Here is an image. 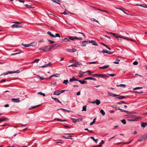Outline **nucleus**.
<instances>
[{
  "label": "nucleus",
  "instance_id": "f257e3e1",
  "mask_svg": "<svg viewBox=\"0 0 147 147\" xmlns=\"http://www.w3.org/2000/svg\"><path fill=\"white\" fill-rule=\"evenodd\" d=\"M146 139H147V134H146L140 137L138 140L139 141L141 142L144 140H146Z\"/></svg>",
  "mask_w": 147,
  "mask_h": 147
},
{
  "label": "nucleus",
  "instance_id": "f03ea898",
  "mask_svg": "<svg viewBox=\"0 0 147 147\" xmlns=\"http://www.w3.org/2000/svg\"><path fill=\"white\" fill-rule=\"evenodd\" d=\"M20 72V71L19 70H18L15 71H8L7 72L3 74V75H6L9 74H12L13 73H19ZM2 75H3V74Z\"/></svg>",
  "mask_w": 147,
  "mask_h": 147
},
{
  "label": "nucleus",
  "instance_id": "7ed1b4c3",
  "mask_svg": "<svg viewBox=\"0 0 147 147\" xmlns=\"http://www.w3.org/2000/svg\"><path fill=\"white\" fill-rule=\"evenodd\" d=\"M47 34L51 37L55 38L56 37H60V35L58 33H56L55 35H54L52 34V33L50 31H48L47 32Z\"/></svg>",
  "mask_w": 147,
  "mask_h": 147
},
{
  "label": "nucleus",
  "instance_id": "20e7f679",
  "mask_svg": "<svg viewBox=\"0 0 147 147\" xmlns=\"http://www.w3.org/2000/svg\"><path fill=\"white\" fill-rule=\"evenodd\" d=\"M61 45V44L59 43H58L57 44H54L52 45H51L50 46V47L49 49V50H50L51 49H52L53 47H55V48H57L60 47Z\"/></svg>",
  "mask_w": 147,
  "mask_h": 147
},
{
  "label": "nucleus",
  "instance_id": "39448f33",
  "mask_svg": "<svg viewBox=\"0 0 147 147\" xmlns=\"http://www.w3.org/2000/svg\"><path fill=\"white\" fill-rule=\"evenodd\" d=\"M71 119L72 120V122L74 123H76L77 122L81 121L83 120V119L82 118H79L77 119H75L71 118Z\"/></svg>",
  "mask_w": 147,
  "mask_h": 147
},
{
  "label": "nucleus",
  "instance_id": "423d86ee",
  "mask_svg": "<svg viewBox=\"0 0 147 147\" xmlns=\"http://www.w3.org/2000/svg\"><path fill=\"white\" fill-rule=\"evenodd\" d=\"M140 118V117H134V118H132V119H128L127 120L129 121H138Z\"/></svg>",
  "mask_w": 147,
  "mask_h": 147
},
{
  "label": "nucleus",
  "instance_id": "0eeeda50",
  "mask_svg": "<svg viewBox=\"0 0 147 147\" xmlns=\"http://www.w3.org/2000/svg\"><path fill=\"white\" fill-rule=\"evenodd\" d=\"M89 40H84L83 41L82 43L81 46L82 47H85L87 44L89 43Z\"/></svg>",
  "mask_w": 147,
  "mask_h": 147
},
{
  "label": "nucleus",
  "instance_id": "6e6552de",
  "mask_svg": "<svg viewBox=\"0 0 147 147\" xmlns=\"http://www.w3.org/2000/svg\"><path fill=\"white\" fill-rule=\"evenodd\" d=\"M77 51V49H67V51L69 52L74 53L76 52Z\"/></svg>",
  "mask_w": 147,
  "mask_h": 147
},
{
  "label": "nucleus",
  "instance_id": "1a4fd4ad",
  "mask_svg": "<svg viewBox=\"0 0 147 147\" xmlns=\"http://www.w3.org/2000/svg\"><path fill=\"white\" fill-rule=\"evenodd\" d=\"M111 34L113 35L115 37H116L119 40H121V37L119 35H118L117 34L115 33H114L112 32H111Z\"/></svg>",
  "mask_w": 147,
  "mask_h": 147
},
{
  "label": "nucleus",
  "instance_id": "9d476101",
  "mask_svg": "<svg viewBox=\"0 0 147 147\" xmlns=\"http://www.w3.org/2000/svg\"><path fill=\"white\" fill-rule=\"evenodd\" d=\"M89 43H91L92 45H95V46H97L98 45L96 41L95 40H89Z\"/></svg>",
  "mask_w": 147,
  "mask_h": 147
},
{
  "label": "nucleus",
  "instance_id": "9b49d317",
  "mask_svg": "<svg viewBox=\"0 0 147 147\" xmlns=\"http://www.w3.org/2000/svg\"><path fill=\"white\" fill-rule=\"evenodd\" d=\"M78 80H77V81L79 82L82 84H84L86 83L87 82V81H85V80H84V79L83 80H80L78 79Z\"/></svg>",
  "mask_w": 147,
  "mask_h": 147
},
{
  "label": "nucleus",
  "instance_id": "f8f14e48",
  "mask_svg": "<svg viewBox=\"0 0 147 147\" xmlns=\"http://www.w3.org/2000/svg\"><path fill=\"white\" fill-rule=\"evenodd\" d=\"M11 100L13 102H20V100L18 98H12Z\"/></svg>",
  "mask_w": 147,
  "mask_h": 147
},
{
  "label": "nucleus",
  "instance_id": "ddd939ff",
  "mask_svg": "<svg viewBox=\"0 0 147 147\" xmlns=\"http://www.w3.org/2000/svg\"><path fill=\"white\" fill-rule=\"evenodd\" d=\"M51 62H49V63H48V64H46L45 65H43L42 66H40V67L44 68V67H48L49 66H50L51 65Z\"/></svg>",
  "mask_w": 147,
  "mask_h": 147
},
{
  "label": "nucleus",
  "instance_id": "4468645a",
  "mask_svg": "<svg viewBox=\"0 0 147 147\" xmlns=\"http://www.w3.org/2000/svg\"><path fill=\"white\" fill-rule=\"evenodd\" d=\"M93 7L94 8V9H95V10H99L103 12H105L107 13H108V12L106 10H102L99 8H96L95 7Z\"/></svg>",
  "mask_w": 147,
  "mask_h": 147
},
{
  "label": "nucleus",
  "instance_id": "2eb2a0df",
  "mask_svg": "<svg viewBox=\"0 0 147 147\" xmlns=\"http://www.w3.org/2000/svg\"><path fill=\"white\" fill-rule=\"evenodd\" d=\"M85 73H85V72H84L82 71H80L79 73L78 76L80 77L81 78L83 76V75Z\"/></svg>",
  "mask_w": 147,
  "mask_h": 147
},
{
  "label": "nucleus",
  "instance_id": "dca6fc26",
  "mask_svg": "<svg viewBox=\"0 0 147 147\" xmlns=\"http://www.w3.org/2000/svg\"><path fill=\"white\" fill-rule=\"evenodd\" d=\"M78 79L74 77H73L72 78L69 79V81L70 82H72L74 81L78 80Z\"/></svg>",
  "mask_w": 147,
  "mask_h": 147
},
{
  "label": "nucleus",
  "instance_id": "f3484780",
  "mask_svg": "<svg viewBox=\"0 0 147 147\" xmlns=\"http://www.w3.org/2000/svg\"><path fill=\"white\" fill-rule=\"evenodd\" d=\"M60 94V91L58 90H55L54 91V95H59Z\"/></svg>",
  "mask_w": 147,
  "mask_h": 147
},
{
  "label": "nucleus",
  "instance_id": "a211bd4d",
  "mask_svg": "<svg viewBox=\"0 0 147 147\" xmlns=\"http://www.w3.org/2000/svg\"><path fill=\"white\" fill-rule=\"evenodd\" d=\"M12 28H21L22 27V26H20L19 25H16L15 24H13L11 26Z\"/></svg>",
  "mask_w": 147,
  "mask_h": 147
},
{
  "label": "nucleus",
  "instance_id": "6ab92c4d",
  "mask_svg": "<svg viewBox=\"0 0 147 147\" xmlns=\"http://www.w3.org/2000/svg\"><path fill=\"white\" fill-rule=\"evenodd\" d=\"M29 44V45H30V46L35 47L37 45V42H33Z\"/></svg>",
  "mask_w": 147,
  "mask_h": 147
},
{
  "label": "nucleus",
  "instance_id": "aec40b11",
  "mask_svg": "<svg viewBox=\"0 0 147 147\" xmlns=\"http://www.w3.org/2000/svg\"><path fill=\"white\" fill-rule=\"evenodd\" d=\"M8 120V118L6 117L2 118H0V121H7Z\"/></svg>",
  "mask_w": 147,
  "mask_h": 147
},
{
  "label": "nucleus",
  "instance_id": "412c9836",
  "mask_svg": "<svg viewBox=\"0 0 147 147\" xmlns=\"http://www.w3.org/2000/svg\"><path fill=\"white\" fill-rule=\"evenodd\" d=\"M51 98L54 100L55 101L61 104V102L57 98H54L53 97H51Z\"/></svg>",
  "mask_w": 147,
  "mask_h": 147
},
{
  "label": "nucleus",
  "instance_id": "4be33fe9",
  "mask_svg": "<svg viewBox=\"0 0 147 147\" xmlns=\"http://www.w3.org/2000/svg\"><path fill=\"white\" fill-rule=\"evenodd\" d=\"M109 66V65H107L105 66H104L102 67H99V69H105L107 68Z\"/></svg>",
  "mask_w": 147,
  "mask_h": 147
},
{
  "label": "nucleus",
  "instance_id": "5701e85b",
  "mask_svg": "<svg viewBox=\"0 0 147 147\" xmlns=\"http://www.w3.org/2000/svg\"><path fill=\"white\" fill-rule=\"evenodd\" d=\"M147 125V123L142 122L141 123V126L142 127L144 128Z\"/></svg>",
  "mask_w": 147,
  "mask_h": 147
},
{
  "label": "nucleus",
  "instance_id": "b1692460",
  "mask_svg": "<svg viewBox=\"0 0 147 147\" xmlns=\"http://www.w3.org/2000/svg\"><path fill=\"white\" fill-rule=\"evenodd\" d=\"M62 41L64 42H70L69 39L66 38H64L62 39Z\"/></svg>",
  "mask_w": 147,
  "mask_h": 147
},
{
  "label": "nucleus",
  "instance_id": "393cba45",
  "mask_svg": "<svg viewBox=\"0 0 147 147\" xmlns=\"http://www.w3.org/2000/svg\"><path fill=\"white\" fill-rule=\"evenodd\" d=\"M100 103V100L98 99H96L95 100V103L97 105H99Z\"/></svg>",
  "mask_w": 147,
  "mask_h": 147
},
{
  "label": "nucleus",
  "instance_id": "a878e982",
  "mask_svg": "<svg viewBox=\"0 0 147 147\" xmlns=\"http://www.w3.org/2000/svg\"><path fill=\"white\" fill-rule=\"evenodd\" d=\"M104 143V141L103 140H102L98 146V147H101L102 144Z\"/></svg>",
  "mask_w": 147,
  "mask_h": 147
},
{
  "label": "nucleus",
  "instance_id": "bb28decb",
  "mask_svg": "<svg viewBox=\"0 0 147 147\" xmlns=\"http://www.w3.org/2000/svg\"><path fill=\"white\" fill-rule=\"evenodd\" d=\"M68 38L69 40H74V36H69L68 37Z\"/></svg>",
  "mask_w": 147,
  "mask_h": 147
},
{
  "label": "nucleus",
  "instance_id": "cd10ccee",
  "mask_svg": "<svg viewBox=\"0 0 147 147\" xmlns=\"http://www.w3.org/2000/svg\"><path fill=\"white\" fill-rule=\"evenodd\" d=\"M21 45L25 47H28L30 46V45H29V44H24L23 43H22L21 44Z\"/></svg>",
  "mask_w": 147,
  "mask_h": 147
},
{
  "label": "nucleus",
  "instance_id": "c85d7f7f",
  "mask_svg": "<svg viewBox=\"0 0 147 147\" xmlns=\"http://www.w3.org/2000/svg\"><path fill=\"white\" fill-rule=\"evenodd\" d=\"M90 138L91 139H92L96 143H97L98 140V139H95L94 138V137L92 136L90 137Z\"/></svg>",
  "mask_w": 147,
  "mask_h": 147
},
{
  "label": "nucleus",
  "instance_id": "c756f323",
  "mask_svg": "<svg viewBox=\"0 0 147 147\" xmlns=\"http://www.w3.org/2000/svg\"><path fill=\"white\" fill-rule=\"evenodd\" d=\"M114 94L113 93L111 92H108V95L109 96H110L114 97Z\"/></svg>",
  "mask_w": 147,
  "mask_h": 147
},
{
  "label": "nucleus",
  "instance_id": "7c9ffc66",
  "mask_svg": "<svg viewBox=\"0 0 147 147\" xmlns=\"http://www.w3.org/2000/svg\"><path fill=\"white\" fill-rule=\"evenodd\" d=\"M86 107L87 106L86 105L84 106L82 108V111H86Z\"/></svg>",
  "mask_w": 147,
  "mask_h": 147
},
{
  "label": "nucleus",
  "instance_id": "2f4dec72",
  "mask_svg": "<svg viewBox=\"0 0 147 147\" xmlns=\"http://www.w3.org/2000/svg\"><path fill=\"white\" fill-rule=\"evenodd\" d=\"M25 6L27 8H34V7H32L31 5H29L28 4L25 5Z\"/></svg>",
  "mask_w": 147,
  "mask_h": 147
},
{
  "label": "nucleus",
  "instance_id": "473e14b6",
  "mask_svg": "<svg viewBox=\"0 0 147 147\" xmlns=\"http://www.w3.org/2000/svg\"><path fill=\"white\" fill-rule=\"evenodd\" d=\"M125 96H120L119 97L117 98H118L119 99H124L125 98Z\"/></svg>",
  "mask_w": 147,
  "mask_h": 147
},
{
  "label": "nucleus",
  "instance_id": "72a5a7b5",
  "mask_svg": "<svg viewBox=\"0 0 147 147\" xmlns=\"http://www.w3.org/2000/svg\"><path fill=\"white\" fill-rule=\"evenodd\" d=\"M39 49V50H42L45 52H46L47 51L46 49H45V48L44 47L40 48Z\"/></svg>",
  "mask_w": 147,
  "mask_h": 147
},
{
  "label": "nucleus",
  "instance_id": "f704fd0d",
  "mask_svg": "<svg viewBox=\"0 0 147 147\" xmlns=\"http://www.w3.org/2000/svg\"><path fill=\"white\" fill-rule=\"evenodd\" d=\"M100 112L102 115H105V112L103 109H101L100 110Z\"/></svg>",
  "mask_w": 147,
  "mask_h": 147
},
{
  "label": "nucleus",
  "instance_id": "c9c22d12",
  "mask_svg": "<svg viewBox=\"0 0 147 147\" xmlns=\"http://www.w3.org/2000/svg\"><path fill=\"white\" fill-rule=\"evenodd\" d=\"M98 76L100 77L101 78H103L105 77H106L105 76V75L103 74H98Z\"/></svg>",
  "mask_w": 147,
  "mask_h": 147
},
{
  "label": "nucleus",
  "instance_id": "e433bc0d",
  "mask_svg": "<svg viewBox=\"0 0 147 147\" xmlns=\"http://www.w3.org/2000/svg\"><path fill=\"white\" fill-rule=\"evenodd\" d=\"M120 86L121 87H123L125 88L126 87L125 85V84H120L119 85H117V86Z\"/></svg>",
  "mask_w": 147,
  "mask_h": 147
},
{
  "label": "nucleus",
  "instance_id": "4c0bfd02",
  "mask_svg": "<svg viewBox=\"0 0 147 147\" xmlns=\"http://www.w3.org/2000/svg\"><path fill=\"white\" fill-rule=\"evenodd\" d=\"M63 110L64 111H67V112H69L71 111L68 110H67L63 109H62V108L59 109H57V110Z\"/></svg>",
  "mask_w": 147,
  "mask_h": 147
},
{
  "label": "nucleus",
  "instance_id": "58836bf2",
  "mask_svg": "<svg viewBox=\"0 0 147 147\" xmlns=\"http://www.w3.org/2000/svg\"><path fill=\"white\" fill-rule=\"evenodd\" d=\"M38 94L41 95H42L43 96H45V93H43L41 92H38Z\"/></svg>",
  "mask_w": 147,
  "mask_h": 147
},
{
  "label": "nucleus",
  "instance_id": "ea45409f",
  "mask_svg": "<svg viewBox=\"0 0 147 147\" xmlns=\"http://www.w3.org/2000/svg\"><path fill=\"white\" fill-rule=\"evenodd\" d=\"M121 122L124 125H125L126 124V121L125 119H123L121 120Z\"/></svg>",
  "mask_w": 147,
  "mask_h": 147
},
{
  "label": "nucleus",
  "instance_id": "a19ab883",
  "mask_svg": "<svg viewBox=\"0 0 147 147\" xmlns=\"http://www.w3.org/2000/svg\"><path fill=\"white\" fill-rule=\"evenodd\" d=\"M120 61V60L118 59H117L116 61L114 62L115 64H118L119 63V62Z\"/></svg>",
  "mask_w": 147,
  "mask_h": 147
},
{
  "label": "nucleus",
  "instance_id": "79ce46f5",
  "mask_svg": "<svg viewBox=\"0 0 147 147\" xmlns=\"http://www.w3.org/2000/svg\"><path fill=\"white\" fill-rule=\"evenodd\" d=\"M37 77L40 80H45V79H47V78H42L41 77L39 76H37Z\"/></svg>",
  "mask_w": 147,
  "mask_h": 147
},
{
  "label": "nucleus",
  "instance_id": "37998d69",
  "mask_svg": "<svg viewBox=\"0 0 147 147\" xmlns=\"http://www.w3.org/2000/svg\"><path fill=\"white\" fill-rule=\"evenodd\" d=\"M40 60V59H35L32 62V63H38L39 61Z\"/></svg>",
  "mask_w": 147,
  "mask_h": 147
},
{
  "label": "nucleus",
  "instance_id": "c03bdc74",
  "mask_svg": "<svg viewBox=\"0 0 147 147\" xmlns=\"http://www.w3.org/2000/svg\"><path fill=\"white\" fill-rule=\"evenodd\" d=\"M68 82V80H64V82H63V84H64L66 85H67Z\"/></svg>",
  "mask_w": 147,
  "mask_h": 147
},
{
  "label": "nucleus",
  "instance_id": "a18cd8bd",
  "mask_svg": "<svg viewBox=\"0 0 147 147\" xmlns=\"http://www.w3.org/2000/svg\"><path fill=\"white\" fill-rule=\"evenodd\" d=\"M117 103L118 104H121L122 103H124V104H126V103L125 102L123 101H121L120 102H117Z\"/></svg>",
  "mask_w": 147,
  "mask_h": 147
},
{
  "label": "nucleus",
  "instance_id": "49530a36",
  "mask_svg": "<svg viewBox=\"0 0 147 147\" xmlns=\"http://www.w3.org/2000/svg\"><path fill=\"white\" fill-rule=\"evenodd\" d=\"M128 117L131 118H134V117H136L134 115H128Z\"/></svg>",
  "mask_w": 147,
  "mask_h": 147
},
{
  "label": "nucleus",
  "instance_id": "de8ad7c7",
  "mask_svg": "<svg viewBox=\"0 0 147 147\" xmlns=\"http://www.w3.org/2000/svg\"><path fill=\"white\" fill-rule=\"evenodd\" d=\"M88 63L90 64H97L98 63V62L97 61L90 62Z\"/></svg>",
  "mask_w": 147,
  "mask_h": 147
},
{
  "label": "nucleus",
  "instance_id": "09e8293b",
  "mask_svg": "<svg viewBox=\"0 0 147 147\" xmlns=\"http://www.w3.org/2000/svg\"><path fill=\"white\" fill-rule=\"evenodd\" d=\"M142 87H136L133 89L134 90H136L137 89H142Z\"/></svg>",
  "mask_w": 147,
  "mask_h": 147
},
{
  "label": "nucleus",
  "instance_id": "8fccbe9b",
  "mask_svg": "<svg viewBox=\"0 0 147 147\" xmlns=\"http://www.w3.org/2000/svg\"><path fill=\"white\" fill-rule=\"evenodd\" d=\"M102 52L103 53H107L108 51L105 49H103Z\"/></svg>",
  "mask_w": 147,
  "mask_h": 147
},
{
  "label": "nucleus",
  "instance_id": "3c124183",
  "mask_svg": "<svg viewBox=\"0 0 147 147\" xmlns=\"http://www.w3.org/2000/svg\"><path fill=\"white\" fill-rule=\"evenodd\" d=\"M48 41L50 42V44H53L55 42L49 39L48 40Z\"/></svg>",
  "mask_w": 147,
  "mask_h": 147
},
{
  "label": "nucleus",
  "instance_id": "603ef678",
  "mask_svg": "<svg viewBox=\"0 0 147 147\" xmlns=\"http://www.w3.org/2000/svg\"><path fill=\"white\" fill-rule=\"evenodd\" d=\"M134 92L136 93H138V94H142V93H143V92H142V91L139 92L138 91H134Z\"/></svg>",
  "mask_w": 147,
  "mask_h": 147
},
{
  "label": "nucleus",
  "instance_id": "864d4df0",
  "mask_svg": "<svg viewBox=\"0 0 147 147\" xmlns=\"http://www.w3.org/2000/svg\"><path fill=\"white\" fill-rule=\"evenodd\" d=\"M85 73H88V74L89 75H91L92 73V72H91L89 70L85 72Z\"/></svg>",
  "mask_w": 147,
  "mask_h": 147
},
{
  "label": "nucleus",
  "instance_id": "5fc2aeb1",
  "mask_svg": "<svg viewBox=\"0 0 147 147\" xmlns=\"http://www.w3.org/2000/svg\"><path fill=\"white\" fill-rule=\"evenodd\" d=\"M91 20L92 21H94V22H96L97 23H98L99 22L98 21V20H96L94 19V18H92L91 19Z\"/></svg>",
  "mask_w": 147,
  "mask_h": 147
},
{
  "label": "nucleus",
  "instance_id": "6e6d98bb",
  "mask_svg": "<svg viewBox=\"0 0 147 147\" xmlns=\"http://www.w3.org/2000/svg\"><path fill=\"white\" fill-rule=\"evenodd\" d=\"M133 63L134 65H137L138 64V62L137 61H134Z\"/></svg>",
  "mask_w": 147,
  "mask_h": 147
},
{
  "label": "nucleus",
  "instance_id": "4d7b16f0",
  "mask_svg": "<svg viewBox=\"0 0 147 147\" xmlns=\"http://www.w3.org/2000/svg\"><path fill=\"white\" fill-rule=\"evenodd\" d=\"M40 105H38V106L32 107H31L29 109H33L34 108H35L36 107H38V106H39Z\"/></svg>",
  "mask_w": 147,
  "mask_h": 147
},
{
  "label": "nucleus",
  "instance_id": "13d9d810",
  "mask_svg": "<svg viewBox=\"0 0 147 147\" xmlns=\"http://www.w3.org/2000/svg\"><path fill=\"white\" fill-rule=\"evenodd\" d=\"M75 64H77L78 65H82V63H81L76 62L75 61Z\"/></svg>",
  "mask_w": 147,
  "mask_h": 147
},
{
  "label": "nucleus",
  "instance_id": "bf43d9fd",
  "mask_svg": "<svg viewBox=\"0 0 147 147\" xmlns=\"http://www.w3.org/2000/svg\"><path fill=\"white\" fill-rule=\"evenodd\" d=\"M116 109L120 110L122 112H124L125 110H123V109H121L120 108H118L117 109V108H116Z\"/></svg>",
  "mask_w": 147,
  "mask_h": 147
},
{
  "label": "nucleus",
  "instance_id": "052dcab7",
  "mask_svg": "<svg viewBox=\"0 0 147 147\" xmlns=\"http://www.w3.org/2000/svg\"><path fill=\"white\" fill-rule=\"evenodd\" d=\"M92 77H88L86 78H84V80H91Z\"/></svg>",
  "mask_w": 147,
  "mask_h": 147
},
{
  "label": "nucleus",
  "instance_id": "680f3d73",
  "mask_svg": "<svg viewBox=\"0 0 147 147\" xmlns=\"http://www.w3.org/2000/svg\"><path fill=\"white\" fill-rule=\"evenodd\" d=\"M6 81V80L5 79H4L2 80H1V81H0V83H2L3 82H5Z\"/></svg>",
  "mask_w": 147,
  "mask_h": 147
},
{
  "label": "nucleus",
  "instance_id": "e2e57ef3",
  "mask_svg": "<svg viewBox=\"0 0 147 147\" xmlns=\"http://www.w3.org/2000/svg\"><path fill=\"white\" fill-rule=\"evenodd\" d=\"M109 76H110L112 77H113L115 76V74H108Z\"/></svg>",
  "mask_w": 147,
  "mask_h": 147
},
{
  "label": "nucleus",
  "instance_id": "0e129e2a",
  "mask_svg": "<svg viewBox=\"0 0 147 147\" xmlns=\"http://www.w3.org/2000/svg\"><path fill=\"white\" fill-rule=\"evenodd\" d=\"M117 9H119V10H121L124 13H125L126 14H128L127 13H126V12H125V11H124L123 9H121V8H117Z\"/></svg>",
  "mask_w": 147,
  "mask_h": 147
},
{
  "label": "nucleus",
  "instance_id": "69168bd1",
  "mask_svg": "<svg viewBox=\"0 0 147 147\" xmlns=\"http://www.w3.org/2000/svg\"><path fill=\"white\" fill-rule=\"evenodd\" d=\"M113 52H110V51H108V52H107V54H112V53H113Z\"/></svg>",
  "mask_w": 147,
  "mask_h": 147
},
{
  "label": "nucleus",
  "instance_id": "338daca9",
  "mask_svg": "<svg viewBox=\"0 0 147 147\" xmlns=\"http://www.w3.org/2000/svg\"><path fill=\"white\" fill-rule=\"evenodd\" d=\"M15 23L16 24H21L22 23V22H15Z\"/></svg>",
  "mask_w": 147,
  "mask_h": 147
},
{
  "label": "nucleus",
  "instance_id": "774afa93",
  "mask_svg": "<svg viewBox=\"0 0 147 147\" xmlns=\"http://www.w3.org/2000/svg\"><path fill=\"white\" fill-rule=\"evenodd\" d=\"M70 62L71 63H74V62H75V61L74 59L71 60L70 61Z\"/></svg>",
  "mask_w": 147,
  "mask_h": 147
}]
</instances>
